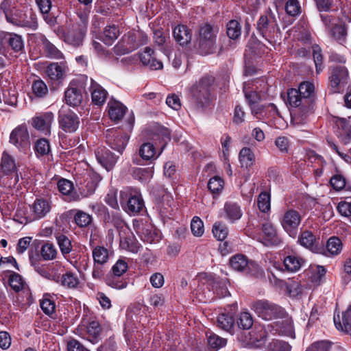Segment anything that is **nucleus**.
Instances as JSON below:
<instances>
[{
	"label": "nucleus",
	"instance_id": "f257e3e1",
	"mask_svg": "<svg viewBox=\"0 0 351 351\" xmlns=\"http://www.w3.org/2000/svg\"><path fill=\"white\" fill-rule=\"evenodd\" d=\"M0 10L4 14L6 21L14 26L30 29H36L38 27L36 16L31 10L11 7L6 0L1 3Z\"/></svg>",
	"mask_w": 351,
	"mask_h": 351
},
{
	"label": "nucleus",
	"instance_id": "f03ea898",
	"mask_svg": "<svg viewBox=\"0 0 351 351\" xmlns=\"http://www.w3.org/2000/svg\"><path fill=\"white\" fill-rule=\"evenodd\" d=\"M256 29L272 46L279 43L281 39V33L277 20L270 9L260 16L256 23Z\"/></svg>",
	"mask_w": 351,
	"mask_h": 351
},
{
	"label": "nucleus",
	"instance_id": "7ed1b4c3",
	"mask_svg": "<svg viewBox=\"0 0 351 351\" xmlns=\"http://www.w3.org/2000/svg\"><path fill=\"white\" fill-rule=\"evenodd\" d=\"M315 87L309 82H302L298 88H291L287 92V101L292 107L301 109L310 108L313 104Z\"/></svg>",
	"mask_w": 351,
	"mask_h": 351
},
{
	"label": "nucleus",
	"instance_id": "20e7f679",
	"mask_svg": "<svg viewBox=\"0 0 351 351\" xmlns=\"http://www.w3.org/2000/svg\"><path fill=\"white\" fill-rule=\"evenodd\" d=\"M213 82L214 77L206 75L192 87V103L195 108L203 109L209 105L212 99L210 90Z\"/></svg>",
	"mask_w": 351,
	"mask_h": 351
},
{
	"label": "nucleus",
	"instance_id": "39448f33",
	"mask_svg": "<svg viewBox=\"0 0 351 351\" xmlns=\"http://www.w3.org/2000/svg\"><path fill=\"white\" fill-rule=\"evenodd\" d=\"M148 42L147 35L141 30H132L124 34L120 41L114 46V50L117 55L129 53Z\"/></svg>",
	"mask_w": 351,
	"mask_h": 351
},
{
	"label": "nucleus",
	"instance_id": "423d86ee",
	"mask_svg": "<svg viewBox=\"0 0 351 351\" xmlns=\"http://www.w3.org/2000/svg\"><path fill=\"white\" fill-rule=\"evenodd\" d=\"M251 308L259 317L267 321L282 318L286 313L281 306L266 300L252 302Z\"/></svg>",
	"mask_w": 351,
	"mask_h": 351
},
{
	"label": "nucleus",
	"instance_id": "0eeeda50",
	"mask_svg": "<svg viewBox=\"0 0 351 351\" xmlns=\"http://www.w3.org/2000/svg\"><path fill=\"white\" fill-rule=\"evenodd\" d=\"M217 34V31L209 24H204L200 27L197 39V46L200 53L206 55L214 51Z\"/></svg>",
	"mask_w": 351,
	"mask_h": 351
},
{
	"label": "nucleus",
	"instance_id": "6e6552de",
	"mask_svg": "<svg viewBox=\"0 0 351 351\" xmlns=\"http://www.w3.org/2000/svg\"><path fill=\"white\" fill-rule=\"evenodd\" d=\"M111 222L119 231L121 247L132 252H137L139 246L132 237L128 235L130 233V230L126 223L118 214L112 215Z\"/></svg>",
	"mask_w": 351,
	"mask_h": 351
},
{
	"label": "nucleus",
	"instance_id": "1a4fd4ad",
	"mask_svg": "<svg viewBox=\"0 0 351 351\" xmlns=\"http://www.w3.org/2000/svg\"><path fill=\"white\" fill-rule=\"evenodd\" d=\"M321 19L329 37L339 43H343L346 41L347 26L344 23H337L335 18L328 14H321Z\"/></svg>",
	"mask_w": 351,
	"mask_h": 351
},
{
	"label": "nucleus",
	"instance_id": "9d476101",
	"mask_svg": "<svg viewBox=\"0 0 351 351\" xmlns=\"http://www.w3.org/2000/svg\"><path fill=\"white\" fill-rule=\"evenodd\" d=\"M302 219V214L293 208L287 209L282 214L280 222L283 230L292 237H295Z\"/></svg>",
	"mask_w": 351,
	"mask_h": 351
},
{
	"label": "nucleus",
	"instance_id": "9b49d317",
	"mask_svg": "<svg viewBox=\"0 0 351 351\" xmlns=\"http://www.w3.org/2000/svg\"><path fill=\"white\" fill-rule=\"evenodd\" d=\"M329 86L332 93H340L348 79V71L346 66H332L330 69Z\"/></svg>",
	"mask_w": 351,
	"mask_h": 351
},
{
	"label": "nucleus",
	"instance_id": "f8f14e48",
	"mask_svg": "<svg viewBox=\"0 0 351 351\" xmlns=\"http://www.w3.org/2000/svg\"><path fill=\"white\" fill-rule=\"evenodd\" d=\"M58 191L65 196V199L69 202L79 201L83 198L88 197L94 193V185L92 184L87 192L80 191L77 193L73 191V184L69 180L61 179L58 182Z\"/></svg>",
	"mask_w": 351,
	"mask_h": 351
},
{
	"label": "nucleus",
	"instance_id": "ddd939ff",
	"mask_svg": "<svg viewBox=\"0 0 351 351\" xmlns=\"http://www.w3.org/2000/svg\"><path fill=\"white\" fill-rule=\"evenodd\" d=\"M106 143L112 149L122 154L128 141L129 136L120 130L111 128L106 130Z\"/></svg>",
	"mask_w": 351,
	"mask_h": 351
},
{
	"label": "nucleus",
	"instance_id": "4468645a",
	"mask_svg": "<svg viewBox=\"0 0 351 351\" xmlns=\"http://www.w3.org/2000/svg\"><path fill=\"white\" fill-rule=\"evenodd\" d=\"M10 142L22 152L29 149L30 140L27 126L20 125L14 129L10 136Z\"/></svg>",
	"mask_w": 351,
	"mask_h": 351
},
{
	"label": "nucleus",
	"instance_id": "2eb2a0df",
	"mask_svg": "<svg viewBox=\"0 0 351 351\" xmlns=\"http://www.w3.org/2000/svg\"><path fill=\"white\" fill-rule=\"evenodd\" d=\"M59 127L66 133H74L79 128L80 121L76 113L68 110L61 112L58 116Z\"/></svg>",
	"mask_w": 351,
	"mask_h": 351
},
{
	"label": "nucleus",
	"instance_id": "dca6fc26",
	"mask_svg": "<svg viewBox=\"0 0 351 351\" xmlns=\"http://www.w3.org/2000/svg\"><path fill=\"white\" fill-rule=\"evenodd\" d=\"M54 114L51 112L37 114L32 118L31 123L34 128L45 135L50 134Z\"/></svg>",
	"mask_w": 351,
	"mask_h": 351
},
{
	"label": "nucleus",
	"instance_id": "f3484780",
	"mask_svg": "<svg viewBox=\"0 0 351 351\" xmlns=\"http://www.w3.org/2000/svg\"><path fill=\"white\" fill-rule=\"evenodd\" d=\"M82 86L77 80H72L64 92L66 103L71 106H77L82 101Z\"/></svg>",
	"mask_w": 351,
	"mask_h": 351
},
{
	"label": "nucleus",
	"instance_id": "a211bd4d",
	"mask_svg": "<svg viewBox=\"0 0 351 351\" xmlns=\"http://www.w3.org/2000/svg\"><path fill=\"white\" fill-rule=\"evenodd\" d=\"M52 202L49 199L36 198L30 206L33 219H41L45 217L51 211Z\"/></svg>",
	"mask_w": 351,
	"mask_h": 351
},
{
	"label": "nucleus",
	"instance_id": "6ab92c4d",
	"mask_svg": "<svg viewBox=\"0 0 351 351\" xmlns=\"http://www.w3.org/2000/svg\"><path fill=\"white\" fill-rule=\"evenodd\" d=\"M268 328H271V332L274 331L280 335H283L294 339L295 329L293 319L290 317H286L280 322H276L267 326Z\"/></svg>",
	"mask_w": 351,
	"mask_h": 351
},
{
	"label": "nucleus",
	"instance_id": "aec40b11",
	"mask_svg": "<svg viewBox=\"0 0 351 351\" xmlns=\"http://www.w3.org/2000/svg\"><path fill=\"white\" fill-rule=\"evenodd\" d=\"M97 161L107 170L112 169L117 161L118 156L113 154L106 147H98L95 150Z\"/></svg>",
	"mask_w": 351,
	"mask_h": 351
},
{
	"label": "nucleus",
	"instance_id": "412c9836",
	"mask_svg": "<svg viewBox=\"0 0 351 351\" xmlns=\"http://www.w3.org/2000/svg\"><path fill=\"white\" fill-rule=\"evenodd\" d=\"M37 41L43 47L46 56L53 59H62V53L42 34L36 36Z\"/></svg>",
	"mask_w": 351,
	"mask_h": 351
},
{
	"label": "nucleus",
	"instance_id": "4be33fe9",
	"mask_svg": "<svg viewBox=\"0 0 351 351\" xmlns=\"http://www.w3.org/2000/svg\"><path fill=\"white\" fill-rule=\"evenodd\" d=\"M262 231L264 234L263 243L265 245H278L281 243L276 229L270 222H266L262 225Z\"/></svg>",
	"mask_w": 351,
	"mask_h": 351
},
{
	"label": "nucleus",
	"instance_id": "5701e85b",
	"mask_svg": "<svg viewBox=\"0 0 351 351\" xmlns=\"http://www.w3.org/2000/svg\"><path fill=\"white\" fill-rule=\"evenodd\" d=\"M89 90L91 94L92 102L95 105L102 106L107 99V91L92 78L90 79Z\"/></svg>",
	"mask_w": 351,
	"mask_h": 351
},
{
	"label": "nucleus",
	"instance_id": "b1692460",
	"mask_svg": "<svg viewBox=\"0 0 351 351\" xmlns=\"http://www.w3.org/2000/svg\"><path fill=\"white\" fill-rule=\"evenodd\" d=\"M236 307V305H233V309H231L230 311L227 312L225 310L224 313L217 317V322L219 328L228 332H232L234 325V314Z\"/></svg>",
	"mask_w": 351,
	"mask_h": 351
},
{
	"label": "nucleus",
	"instance_id": "393cba45",
	"mask_svg": "<svg viewBox=\"0 0 351 351\" xmlns=\"http://www.w3.org/2000/svg\"><path fill=\"white\" fill-rule=\"evenodd\" d=\"M144 207V201L141 195L138 192H135L129 197L125 210L130 215H135L140 213Z\"/></svg>",
	"mask_w": 351,
	"mask_h": 351
},
{
	"label": "nucleus",
	"instance_id": "a878e982",
	"mask_svg": "<svg viewBox=\"0 0 351 351\" xmlns=\"http://www.w3.org/2000/svg\"><path fill=\"white\" fill-rule=\"evenodd\" d=\"M0 38L6 40L14 52H21L24 49L23 40L19 34L0 32Z\"/></svg>",
	"mask_w": 351,
	"mask_h": 351
},
{
	"label": "nucleus",
	"instance_id": "bb28decb",
	"mask_svg": "<svg viewBox=\"0 0 351 351\" xmlns=\"http://www.w3.org/2000/svg\"><path fill=\"white\" fill-rule=\"evenodd\" d=\"M175 40L180 45H187L191 40L192 33L187 26L184 25H178L173 31Z\"/></svg>",
	"mask_w": 351,
	"mask_h": 351
},
{
	"label": "nucleus",
	"instance_id": "cd10ccee",
	"mask_svg": "<svg viewBox=\"0 0 351 351\" xmlns=\"http://www.w3.org/2000/svg\"><path fill=\"white\" fill-rule=\"evenodd\" d=\"M334 324L337 330L351 335V304L347 310L343 313L342 322L340 320L339 315L334 316Z\"/></svg>",
	"mask_w": 351,
	"mask_h": 351
},
{
	"label": "nucleus",
	"instance_id": "c85d7f7f",
	"mask_svg": "<svg viewBox=\"0 0 351 351\" xmlns=\"http://www.w3.org/2000/svg\"><path fill=\"white\" fill-rule=\"evenodd\" d=\"M108 114L110 119L118 121L125 114L127 108L121 102L116 100H110L108 104Z\"/></svg>",
	"mask_w": 351,
	"mask_h": 351
},
{
	"label": "nucleus",
	"instance_id": "c756f323",
	"mask_svg": "<svg viewBox=\"0 0 351 351\" xmlns=\"http://www.w3.org/2000/svg\"><path fill=\"white\" fill-rule=\"evenodd\" d=\"M46 74L51 81H61L66 75L65 66L57 62L49 64L46 69Z\"/></svg>",
	"mask_w": 351,
	"mask_h": 351
},
{
	"label": "nucleus",
	"instance_id": "7c9ffc66",
	"mask_svg": "<svg viewBox=\"0 0 351 351\" xmlns=\"http://www.w3.org/2000/svg\"><path fill=\"white\" fill-rule=\"evenodd\" d=\"M85 31L81 27L70 29L64 36V41L74 47H79L82 44Z\"/></svg>",
	"mask_w": 351,
	"mask_h": 351
},
{
	"label": "nucleus",
	"instance_id": "2f4dec72",
	"mask_svg": "<svg viewBox=\"0 0 351 351\" xmlns=\"http://www.w3.org/2000/svg\"><path fill=\"white\" fill-rule=\"evenodd\" d=\"M225 218L230 222L234 223L242 217V211L240 206L234 202H226L223 207Z\"/></svg>",
	"mask_w": 351,
	"mask_h": 351
},
{
	"label": "nucleus",
	"instance_id": "473e14b6",
	"mask_svg": "<svg viewBox=\"0 0 351 351\" xmlns=\"http://www.w3.org/2000/svg\"><path fill=\"white\" fill-rule=\"evenodd\" d=\"M29 260L35 271L41 276L48 280L59 282L60 276L52 274L48 267L44 265H40V263L37 260L34 259L31 254H29Z\"/></svg>",
	"mask_w": 351,
	"mask_h": 351
},
{
	"label": "nucleus",
	"instance_id": "72a5a7b5",
	"mask_svg": "<svg viewBox=\"0 0 351 351\" xmlns=\"http://www.w3.org/2000/svg\"><path fill=\"white\" fill-rule=\"evenodd\" d=\"M256 82L245 83L243 85V93L250 106L257 104L261 99L260 93L255 90L257 88Z\"/></svg>",
	"mask_w": 351,
	"mask_h": 351
},
{
	"label": "nucleus",
	"instance_id": "f704fd0d",
	"mask_svg": "<svg viewBox=\"0 0 351 351\" xmlns=\"http://www.w3.org/2000/svg\"><path fill=\"white\" fill-rule=\"evenodd\" d=\"M139 155L145 160L156 159L161 154L162 150L157 152L155 147L151 143H144L139 148Z\"/></svg>",
	"mask_w": 351,
	"mask_h": 351
},
{
	"label": "nucleus",
	"instance_id": "c9c22d12",
	"mask_svg": "<svg viewBox=\"0 0 351 351\" xmlns=\"http://www.w3.org/2000/svg\"><path fill=\"white\" fill-rule=\"evenodd\" d=\"M119 29L115 25H108L104 29L101 40L107 45H111L119 35Z\"/></svg>",
	"mask_w": 351,
	"mask_h": 351
},
{
	"label": "nucleus",
	"instance_id": "e433bc0d",
	"mask_svg": "<svg viewBox=\"0 0 351 351\" xmlns=\"http://www.w3.org/2000/svg\"><path fill=\"white\" fill-rule=\"evenodd\" d=\"M304 261L296 255H289L285 258L283 263L286 269L291 272H296L300 269Z\"/></svg>",
	"mask_w": 351,
	"mask_h": 351
},
{
	"label": "nucleus",
	"instance_id": "4c0bfd02",
	"mask_svg": "<svg viewBox=\"0 0 351 351\" xmlns=\"http://www.w3.org/2000/svg\"><path fill=\"white\" fill-rule=\"evenodd\" d=\"M92 254L95 264L102 265L108 262L110 252L103 246H96L93 248Z\"/></svg>",
	"mask_w": 351,
	"mask_h": 351
},
{
	"label": "nucleus",
	"instance_id": "58836bf2",
	"mask_svg": "<svg viewBox=\"0 0 351 351\" xmlns=\"http://www.w3.org/2000/svg\"><path fill=\"white\" fill-rule=\"evenodd\" d=\"M239 158L243 168L247 169L252 167L255 162V155L249 147H243L240 150Z\"/></svg>",
	"mask_w": 351,
	"mask_h": 351
},
{
	"label": "nucleus",
	"instance_id": "ea45409f",
	"mask_svg": "<svg viewBox=\"0 0 351 351\" xmlns=\"http://www.w3.org/2000/svg\"><path fill=\"white\" fill-rule=\"evenodd\" d=\"M231 267L238 271H244L247 267L249 261L245 255L236 254L230 259Z\"/></svg>",
	"mask_w": 351,
	"mask_h": 351
},
{
	"label": "nucleus",
	"instance_id": "a19ab883",
	"mask_svg": "<svg viewBox=\"0 0 351 351\" xmlns=\"http://www.w3.org/2000/svg\"><path fill=\"white\" fill-rule=\"evenodd\" d=\"M40 256L44 261L54 260L58 254L56 246L51 243L46 242L41 246Z\"/></svg>",
	"mask_w": 351,
	"mask_h": 351
},
{
	"label": "nucleus",
	"instance_id": "79ce46f5",
	"mask_svg": "<svg viewBox=\"0 0 351 351\" xmlns=\"http://www.w3.org/2000/svg\"><path fill=\"white\" fill-rule=\"evenodd\" d=\"M1 167L3 173L5 174L13 173L16 169L14 158L5 152L2 154Z\"/></svg>",
	"mask_w": 351,
	"mask_h": 351
},
{
	"label": "nucleus",
	"instance_id": "37998d69",
	"mask_svg": "<svg viewBox=\"0 0 351 351\" xmlns=\"http://www.w3.org/2000/svg\"><path fill=\"white\" fill-rule=\"evenodd\" d=\"M337 135L344 144H348L351 140V125L344 120L339 124Z\"/></svg>",
	"mask_w": 351,
	"mask_h": 351
},
{
	"label": "nucleus",
	"instance_id": "c03bdc74",
	"mask_svg": "<svg viewBox=\"0 0 351 351\" xmlns=\"http://www.w3.org/2000/svg\"><path fill=\"white\" fill-rule=\"evenodd\" d=\"M56 240L62 256L66 259L67 256L72 251L71 241L64 234L57 236Z\"/></svg>",
	"mask_w": 351,
	"mask_h": 351
},
{
	"label": "nucleus",
	"instance_id": "a18cd8bd",
	"mask_svg": "<svg viewBox=\"0 0 351 351\" xmlns=\"http://www.w3.org/2000/svg\"><path fill=\"white\" fill-rule=\"evenodd\" d=\"M154 174L153 168L147 167V168H141L138 167L135 168L133 170V176L135 179L138 180L142 182H146L149 180Z\"/></svg>",
	"mask_w": 351,
	"mask_h": 351
},
{
	"label": "nucleus",
	"instance_id": "49530a36",
	"mask_svg": "<svg viewBox=\"0 0 351 351\" xmlns=\"http://www.w3.org/2000/svg\"><path fill=\"white\" fill-rule=\"evenodd\" d=\"M34 151L38 157L47 156L50 152L49 141L45 138L38 139L34 145Z\"/></svg>",
	"mask_w": 351,
	"mask_h": 351
},
{
	"label": "nucleus",
	"instance_id": "de8ad7c7",
	"mask_svg": "<svg viewBox=\"0 0 351 351\" xmlns=\"http://www.w3.org/2000/svg\"><path fill=\"white\" fill-rule=\"evenodd\" d=\"M241 25L236 20L230 21L226 25L228 36L232 40L238 38L241 36Z\"/></svg>",
	"mask_w": 351,
	"mask_h": 351
},
{
	"label": "nucleus",
	"instance_id": "09e8293b",
	"mask_svg": "<svg viewBox=\"0 0 351 351\" xmlns=\"http://www.w3.org/2000/svg\"><path fill=\"white\" fill-rule=\"evenodd\" d=\"M326 249L332 256L339 254L342 250L341 241L337 237L330 238L327 241Z\"/></svg>",
	"mask_w": 351,
	"mask_h": 351
},
{
	"label": "nucleus",
	"instance_id": "8fccbe9b",
	"mask_svg": "<svg viewBox=\"0 0 351 351\" xmlns=\"http://www.w3.org/2000/svg\"><path fill=\"white\" fill-rule=\"evenodd\" d=\"M92 217L82 210H77L74 216L75 223L80 228H85L89 226L92 222Z\"/></svg>",
	"mask_w": 351,
	"mask_h": 351
},
{
	"label": "nucleus",
	"instance_id": "3c124183",
	"mask_svg": "<svg viewBox=\"0 0 351 351\" xmlns=\"http://www.w3.org/2000/svg\"><path fill=\"white\" fill-rule=\"evenodd\" d=\"M32 90L36 97H43L47 94L48 88L43 80H36L32 83Z\"/></svg>",
	"mask_w": 351,
	"mask_h": 351
},
{
	"label": "nucleus",
	"instance_id": "603ef678",
	"mask_svg": "<svg viewBox=\"0 0 351 351\" xmlns=\"http://www.w3.org/2000/svg\"><path fill=\"white\" fill-rule=\"evenodd\" d=\"M291 346L288 343L278 339L273 340L265 348V351H291Z\"/></svg>",
	"mask_w": 351,
	"mask_h": 351
},
{
	"label": "nucleus",
	"instance_id": "864d4df0",
	"mask_svg": "<svg viewBox=\"0 0 351 351\" xmlns=\"http://www.w3.org/2000/svg\"><path fill=\"white\" fill-rule=\"evenodd\" d=\"M224 182L219 176L211 178L208 182V189L213 194H219L223 189Z\"/></svg>",
	"mask_w": 351,
	"mask_h": 351
},
{
	"label": "nucleus",
	"instance_id": "5fc2aeb1",
	"mask_svg": "<svg viewBox=\"0 0 351 351\" xmlns=\"http://www.w3.org/2000/svg\"><path fill=\"white\" fill-rule=\"evenodd\" d=\"M61 285L68 288H75L79 283L78 278L71 272H66L60 277Z\"/></svg>",
	"mask_w": 351,
	"mask_h": 351
},
{
	"label": "nucleus",
	"instance_id": "6e6d98bb",
	"mask_svg": "<svg viewBox=\"0 0 351 351\" xmlns=\"http://www.w3.org/2000/svg\"><path fill=\"white\" fill-rule=\"evenodd\" d=\"M213 233L217 239L223 241L228 236V229L224 223L216 222L213 227Z\"/></svg>",
	"mask_w": 351,
	"mask_h": 351
},
{
	"label": "nucleus",
	"instance_id": "4d7b16f0",
	"mask_svg": "<svg viewBox=\"0 0 351 351\" xmlns=\"http://www.w3.org/2000/svg\"><path fill=\"white\" fill-rule=\"evenodd\" d=\"M300 243L304 247L313 250L315 243V237L310 231H304L299 238Z\"/></svg>",
	"mask_w": 351,
	"mask_h": 351
},
{
	"label": "nucleus",
	"instance_id": "13d9d810",
	"mask_svg": "<svg viewBox=\"0 0 351 351\" xmlns=\"http://www.w3.org/2000/svg\"><path fill=\"white\" fill-rule=\"evenodd\" d=\"M237 324L239 328L243 330L250 329L253 325V319L248 312H242L240 313L237 320Z\"/></svg>",
	"mask_w": 351,
	"mask_h": 351
},
{
	"label": "nucleus",
	"instance_id": "bf43d9fd",
	"mask_svg": "<svg viewBox=\"0 0 351 351\" xmlns=\"http://www.w3.org/2000/svg\"><path fill=\"white\" fill-rule=\"evenodd\" d=\"M313 49V59L316 67V71L317 73L322 71L324 69L323 66V56L322 53V50L319 46L315 45L312 47Z\"/></svg>",
	"mask_w": 351,
	"mask_h": 351
},
{
	"label": "nucleus",
	"instance_id": "052dcab7",
	"mask_svg": "<svg viewBox=\"0 0 351 351\" xmlns=\"http://www.w3.org/2000/svg\"><path fill=\"white\" fill-rule=\"evenodd\" d=\"M326 272V271L323 266L316 265L311 267V281L316 285H319L322 278L324 277Z\"/></svg>",
	"mask_w": 351,
	"mask_h": 351
},
{
	"label": "nucleus",
	"instance_id": "680f3d73",
	"mask_svg": "<svg viewBox=\"0 0 351 351\" xmlns=\"http://www.w3.org/2000/svg\"><path fill=\"white\" fill-rule=\"evenodd\" d=\"M257 205L259 210L263 213H267L270 210V197L268 193H261L257 200Z\"/></svg>",
	"mask_w": 351,
	"mask_h": 351
},
{
	"label": "nucleus",
	"instance_id": "e2e57ef3",
	"mask_svg": "<svg viewBox=\"0 0 351 351\" xmlns=\"http://www.w3.org/2000/svg\"><path fill=\"white\" fill-rule=\"evenodd\" d=\"M40 306L43 311L47 315H51L55 313V302L47 297H44L40 300Z\"/></svg>",
	"mask_w": 351,
	"mask_h": 351
},
{
	"label": "nucleus",
	"instance_id": "0e129e2a",
	"mask_svg": "<svg viewBox=\"0 0 351 351\" xmlns=\"http://www.w3.org/2000/svg\"><path fill=\"white\" fill-rule=\"evenodd\" d=\"M208 343L211 348L218 350L224 347L227 341L215 334H210L208 336Z\"/></svg>",
	"mask_w": 351,
	"mask_h": 351
},
{
	"label": "nucleus",
	"instance_id": "69168bd1",
	"mask_svg": "<svg viewBox=\"0 0 351 351\" xmlns=\"http://www.w3.org/2000/svg\"><path fill=\"white\" fill-rule=\"evenodd\" d=\"M191 232L195 237H200L204 232L203 221L198 217H194L191 223Z\"/></svg>",
	"mask_w": 351,
	"mask_h": 351
},
{
	"label": "nucleus",
	"instance_id": "338daca9",
	"mask_svg": "<svg viewBox=\"0 0 351 351\" xmlns=\"http://www.w3.org/2000/svg\"><path fill=\"white\" fill-rule=\"evenodd\" d=\"M14 219L20 223H27L29 221L27 210L24 205L19 204L14 215Z\"/></svg>",
	"mask_w": 351,
	"mask_h": 351
},
{
	"label": "nucleus",
	"instance_id": "774afa93",
	"mask_svg": "<svg viewBox=\"0 0 351 351\" xmlns=\"http://www.w3.org/2000/svg\"><path fill=\"white\" fill-rule=\"evenodd\" d=\"M285 10L289 15L295 16L300 13L301 7L298 0H287Z\"/></svg>",
	"mask_w": 351,
	"mask_h": 351
}]
</instances>
